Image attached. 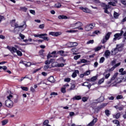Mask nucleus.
Masks as SVG:
<instances>
[{
	"label": "nucleus",
	"mask_w": 126,
	"mask_h": 126,
	"mask_svg": "<svg viewBox=\"0 0 126 126\" xmlns=\"http://www.w3.org/2000/svg\"><path fill=\"white\" fill-rule=\"evenodd\" d=\"M12 97L13 96L12 94H9L7 96L8 99L5 101V104L8 108H12V107H13V102L11 100H12Z\"/></svg>",
	"instance_id": "f257e3e1"
},
{
	"label": "nucleus",
	"mask_w": 126,
	"mask_h": 126,
	"mask_svg": "<svg viewBox=\"0 0 126 126\" xmlns=\"http://www.w3.org/2000/svg\"><path fill=\"white\" fill-rule=\"evenodd\" d=\"M6 48L8 49V50L10 51L12 54L16 53L18 56H19V57H21L22 56V52L19 50H17V49L14 47H11L8 46H7Z\"/></svg>",
	"instance_id": "f03ea898"
},
{
	"label": "nucleus",
	"mask_w": 126,
	"mask_h": 126,
	"mask_svg": "<svg viewBox=\"0 0 126 126\" xmlns=\"http://www.w3.org/2000/svg\"><path fill=\"white\" fill-rule=\"evenodd\" d=\"M112 34V32H108L105 36V37L101 40V43L102 44H105L107 41L110 38V36Z\"/></svg>",
	"instance_id": "7ed1b4c3"
},
{
	"label": "nucleus",
	"mask_w": 126,
	"mask_h": 126,
	"mask_svg": "<svg viewBox=\"0 0 126 126\" xmlns=\"http://www.w3.org/2000/svg\"><path fill=\"white\" fill-rule=\"evenodd\" d=\"M53 62H55V59H51L50 61L47 60L45 61V63L46 65H45L44 67V69H48L49 67H51L49 64L51 63H53Z\"/></svg>",
	"instance_id": "20e7f679"
},
{
	"label": "nucleus",
	"mask_w": 126,
	"mask_h": 126,
	"mask_svg": "<svg viewBox=\"0 0 126 126\" xmlns=\"http://www.w3.org/2000/svg\"><path fill=\"white\" fill-rule=\"evenodd\" d=\"M95 27V24H91L89 25H87L85 27V30L86 31H91Z\"/></svg>",
	"instance_id": "39448f33"
},
{
	"label": "nucleus",
	"mask_w": 126,
	"mask_h": 126,
	"mask_svg": "<svg viewBox=\"0 0 126 126\" xmlns=\"http://www.w3.org/2000/svg\"><path fill=\"white\" fill-rule=\"evenodd\" d=\"M64 64L63 63L59 64L57 62H53L52 63V66L53 67H63L64 66Z\"/></svg>",
	"instance_id": "423d86ee"
},
{
	"label": "nucleus",
	"mask_w": 126,
	"mask_h": 126,
	"mask_svg": "<svg viewBox=\"0 0 126 126\" xmlns=\"http://www.w3.org/2000/svg\"><path fill=\"white\" fill-rule=\"evenodd\" d=\"M49 35H50L51 36H54L55 37H59V36H61V35H62V32H49Z\"/></svg>",
	"instance_id": "0eeeda50"
},
{
	"label": "nucleus",
	"mask_w": 126,
	"mask_h": 126,
	"mask_svg": "<svg viewBox=\"0 0 126 126\" xmlns=\"http://www.w3.org/2000/svg\"><path fill=\"white\" fill-rule=\"evenodd\" d=\"M123 34H124V31H121V33H118L115 34H114L115 38L113 39L114 41H116L118 38H119V37H121Z\"/></svg>",
	"instance_id": "6e6552de"
},
{
	"label": "nucleus",
	"mask_w": 126,
	"mask_h": 126,
	"mask_svg": "<svg viewBox=\"0 0 126 126\" xmlns=\"http://www.w3.org/2000/svg\"><path fill=\"white\" fill-rule=\"evenodd\" d=\"M118 74H119V73H116L114 74V75L113 76V77L111 78L110 81L107 82V84H111L116 79V77L118 76Z\"/></svg>",
	"instance_id": "1a4fd4ad"
},
{
	"label": "nucleus",
	"mask_w": 126,
	"mask_h": 126,
	"mask_svg": "<svg viewBox=\"0 0 126 126\" xmlns=\"http://www.w3.org/2000/svg\"><path fill=\"white\" fill-rule=\"evenodd\" d=\"M81 26V23L80 22H77L75 24H72L71 25V27H75L74 29H77L78 27H80Z\"/></svg>",
	"instance_id": "9d476101"
},
{
	"label": "nucleus",
	"mask_w": 126,
	"mask_h": 126,
	"mask_svg": "<svg viewBox=\"0 0 126 126\" xmlns=\"http://www.w3.org/2000/svg\"><path fill=\"white\" fill-rule=\"evenodd\" d=\"M26 22H24V25L20 26H18V24H15V29H16V28H23V27L25 29L26 28Z\"/></svg>",
	"instance_id": "9b49d317"
},
{
	"label": "nucleus",
	"mask_w": 126,
	"mask_h": 126,
	"mask_svg": "<svg viewBox=\"0 0 126 126\" xmlns=\"http://www.w3.org/2000/svg\"><path fill=\"white\" fill-rule=\"evenodd\" d=\"M20 63H22L24 64L26 67H28V66H30L31 65V63L30 62H26L25 61H21Z\"/></svg>",
	"instance_id": "f8f14e48"
},
{
	"label": "nucleus",
	"mask_w": 126,
	"mask_h": 126,
	"mask_svg": "<svg viewBox=\"0 0 126 126\" xmlns=\"http://www.w3.org/2000/svg\"><path fill=\"white\" fill-rule=\"evenodd\" d=\"M97 121H98V119L97 118H94L93 120L89 123L87 126H93L96 123H97Z\"/></svg>",
	"instance_id": "ddd939ff"
},
{
	"label": "nucleus",
	"mask_w": 126,
	"mask_h": 126,
	"mask_svg": "<svg viewBox=\"0 0 126 126\" xmlns=\"http://www.w3.org/2000/svg\"><path fill=\"white\" fill-rule=\"evenodd\" d=\"M120 65H121V63H119L117 64H115L111 68L108 70V71H113L116 67H118V66H120Z\"/></svg>",
	"instance_id": "4468645a"
},
{
	"label": "nucleus",
	"mask_w": 126,
	"mask_h": 126,
	"mask_svg": "<svg viewBox=\"0 0 126 126\" xmlns=\"http://www.w3.org/2000/svg\"><path fill=\"white\" fill-rule=\"evenodd\" d=\"M69 86V85L68 84L64 85L63 86V87L61 88V92L62 93H65V92H66V91H65V88H66V87H68Z\"/></svg>",
	"instance_id": "2eb2a0df"
},
{
	"label": "nucleus",
	"mask_w": 126,
	"mask_h": 126,
	"mask_svg": "<svg viewBox=\"0 0 126 126\" xmlns=\"http://www.w3.org/2000/svg\"><path fill=\"white\" fill-rule=\"evenodd\" d=\"M80 9H81L84 12H86V13H88L90 12V10L87 8H84L83 7H80Z\"/></svg>",
	"instance_id": "dca6fc26"
},
{
	"label": "nucleus",
	"mask_w": 126,
	"mask_h": 126,
	"mask_svg": "<svg viewBox=\"0 0 126 126\" xmlns=\"http://www.w3.org/2000/svg\"><path fill=\"white\" fill-rule=\"evenodd\" d=\"M123 47V45L121 44H117L116 48L114 49V51H112V53L115 52V54H116V51L118 50V49H120Z\"/></svg>",
	"instance_id": "f3484780"
},
{
	"label": "nucleus",
	"mask_w": 126,
	"mask_h": 126,
	"mask_svg": "<svg viewBox=\"0 0 126 126\" xmlns=\"http://www.w3.org/2000/svg\"><path fill=\"white\" fill-rule=\"evenodd\" d=\"M82 86H87V88H89V89H90L91 88V84H90V83H88L87 82H86L84 83L83 84H82Z\"/></svg>",
	"instance_id": "a211bd4d"
},
{
	"label": "nucleus",
	"mask_w": 126,
	"mask_h": 126,
	"mask_svg": "<svg viewBox=\"0 0 126 126\" xmlns=\"http://www.w3.org/2000/svg\"><path fill=\"white\" fill-rule=\"evenodd\" d=\"M110 5H105V7L104 8L105 13H107V14H109V13H110V12H109L108 11V9H109V8H110Z\"/></svg>",
	"instance_id": "6ab92c4d"
},
{
	"label": "nucleus",
	"mask_w": 126,
	"mask_h": 126,
	"mask_svg": "<svg viewBox=\"0 0 126 126\" xmlns=\"http://www.w3.org/2000/svg\"><path fill=\"white\" fill-rule=\"evenodd\" d=\"M96 80H97V76H94V77H92L91 79H87V81H89L90 82H91V81L92 82H93L95 81Z\"/></svg>",
	"instance_id": "aec40b11"
},
{
	"label": "nucleus",
	"mask_w": 126,
	"mask_h": 126,
	"mask_svg": "<svg viewBox=\"0 0 126 126\" xmlns=\"http://www.w3.org/2000/svg\"><path fill=\"white\" fill-rule=\"evenodd\" d=\"M44 36H48L47 33H42L41 34H34V36L35 37H38V38H42Z\"/></svg>",
	"instance_id": "412c9836"
},
{
	"label": "nucleus",
	"mask_w": 126,
	"mask_h": 126,
	"mask_svg": "<svg viewBox=\"0 0 126 126\" xmlns=\"http://www.w3.org/2000/svg\"><path fill=\"white\" fill-rule=\"evenodd\" d=\"M116 3H118V0H114V1L108 2L109 5H112V6H116Z\"/></svg>",
	"instance_id": "4be33fe9"
},
{
	"label": "nucleus",
	"mask_w": 126,
	"mask_h": 126,
	"mask_svg": "<svg viewBox=\"0 0 126 126\" xmlns=\"http://www.w3.org/2000/svg\"><path fill=\"white\" fill-rule=\"evenodd\" d=\"M48 81L49 82H51V83H55V78H54V76H51L49 77L48 79Z\"/></svg>",
	"instance_id": "5701e85b"
},
{
	"label": "nucleus",
	"mask_w": 126,
	"mask_h": 126,
	"mask_svg": "<svg viewBox=\"0 0 126 126\" xmlns=\"http://www.w3.org/2000/svg\"><path fill=\"white\" fill-rule=\"evenodd\" d=\"M72 53H73V55H77V53L78 52V49L77 48H72L71 50Z\"/></svg>",
	"instance_id": "b1692460"
},
{
	"label": "nucleus",
	"mask_w": 126,
	"mask_h": 126,
	"mask_svg": "<svg viewBox=\"0 0 126 126\" xmlns=\"http://www.w3.org/2000/svg\"><path fill=\"white\" fill-rule=\"evenodd\" d=\"M114 108L118 109L119 111H123V110H124V108H125V106L124 105H122L119 107L118 105H116L114 106Z\"/></svg>",
	"instance_id": "393cba45"
},
{
	"label": "nucleus",
	"mask_w": 126,
	"mask_h": 126,
	"mask_svg": "<svg viewBox=\"0 0 126 126\" xmlns=\"http://www.w3.org/2000/svg\"><path fill=\"white\" fill-rule=\"evenodd\" d=\"M76 73H79V71H78V70H75V72H74L72 75V77H73V78L76 77V76H77V74Z\"/></svg>",
	"instance_id": "a878e982"
},
{
	"label": "nucleus",
	"mask_w": 126,
	"mask_h": 126,
	"mask_svg": "<svg viewBox=\"0 0 126 126\" xmlns=\"http://www.w3.org/2000/svg\"><path fill=\"white\" fill-rule=\"evenodd\" d=\"M111 55V53L110 52V51L106 50L105 52V56L106 58H108L109 57H110V55Z\"/></svg>",
	"instance_id": "bb28decb"
},
{
	"label": "nucleus",
	"mask_w": 126,
	"mask_h": 126,
	"mask_svg": "<svg viewBox=\"0 0 126 126\" xmlns=\"http://www.w3.org/2000/svg\"><path fill=\"white\" fill-rule=\"evenodd\" d=\"M59 19H67V17L64 15H60L58 16Z\"/></svg>",
	"instance_id": "cd10ccee"
},
{
	"label": "nucleus",
	"mask_w": 126,
	"mask_h": 126,
	"mask_svg": "<svg viewBox=\"0 0 126 126\" xmlns=\"http://www.w3.org/2000/svg\"><path fill=\"white\" fill-rule=\"evenodd\" d=\"M62 7V4L60 2H57L55 4V7L57 8H60Z\"/></svg>",
	"instance_id": "c85d7f7f"
},
{
	"label": "nucleus",
	"mask_w": 126,
	"mask_h": 126,
	"mask_svg": "<svg viewBox=\"0 0 126 126\" xmlns=\"http://www.w3.org/2000/svg\"><path fill=\"white\" fill-rule=\"evenodd\" d=\"M81 96L80 95H77L73 97V100H81Z\"/></svg>",
	"instance_id": "c756f323"
},
{
	"label": "nucleus",
	"mask_w": 126,
	"mask_h": 126,
	"mask_svg": "<svg viewBox=\"0 0 126 126\" xmlns=\"http://www.w3.org/2000/svg\"><path fill=\"white\" fill-rule=\"evenodd\" d=\"M105 114L107 117H109L111 115V112L109 111V110H105Z\"/></svg>",
	"instance_id": "7c9ffc66"
},
{
	"label": "nucleus",
	"mask_w": 126,
	"mask_h": 126,
	"mask_svg": "<svg viewBox=\"0 0 126 126\" xmlns=\"http://www.w3.org/2000/svg\"><path fill=\"white\" fill-rule=\"evenodd\" d=\"M105 80V78H102L101 79H100V80H99L98 82V84L100 85V84H102V83H103V82H104V81Z\"/></svg>",
	"instance_id": "2f4dec72"
},
{
	"label": "nucleus",
	"mask_w": 126,
	"mask_h": 126,
	"mask_svg": "<svg viewBox=\"0 0 126 126\" xmlns=\"http://www.w3.org/2000/svg\"><path fill=\"white\" fill-rule=\"evenodd\" d=\"M102 48H103L102 46H101V47L98 46V47H95L94 48V51L95 52H98V51H100V50H101Z\"/></svg>",
	"instance_id": "473e14b6"
},
{
	"label": "nucleus",
	"mask_w": 126,
	"mask_h": 126,
	"mask_svg": "<svg viewBox=\"0 0 126 126\" xmlns=\"http://www.w3.org/2000/svg\"><path fill=\"white\" fill-rule=\"evenodd\" d=\"M119 13L115 12L114 13V17L115 18H116V19L118 18L119 16Z\"/></svg>",
	"instance_id": "72a5a7b5"
},
{
	"label": "nucleus",
	"mask_w": 126,
	"mask_h": 126,
	"mask_svg": "<svg viewBox=\"0 0 126 126\" xmlns=\"http://www.w3.org/2000/svg\"><path fill=\"white\" fill-rule=\"evenodd\" d=\"M7 123H8V120H5L2 121V126H5V125L6 124H7Z\"/></svg>",
	"instance_id": "f704fd0d"
},
{
	"label": "nucleus",
	"mask_w": 126,
	"mask_h": 126,
	"mask_svg": "<svg viewBox=\"0 0 126 126\" xmlns=\"http://www.w3.org/2000/svg\"><path fill=\"white\" fill-rule=\"evenodd\" d=\"M21 10H22L23 11H24V12H26L27 11V10L28 9L27 8L25 7H21Z\"/></svg>",
	"instance_id": "c9c22d12"
},
{
	"label": "nucleus",
	"mask_w": 126,
	"mask_h": 126,
	"mask_svg": "<svg viewBox=\"0 0 126 126\" xmlns=\"http://www.w3.org/2000/svg\"><path fill=\"white\" fill-rule=\"evenodd\" d=\"M68 45L70 48H73V42H69L68 43Z\"/></svg>",
	"instance_id": "e433bc0d"
},
{
	"label": "nucleus",
	"mask_w": 126,
	"mask_h": 126,
	"mask_svg": "<svg viewBox=\"0 0 126 126\" xmlns=\"http://www.w3.org/2000/svg\"><path fill=\"white\" fill-rule=\"evenodd\" d=\"M105 61V58L104 57H101L100 59V60H99V63H104Z\"/></svg>",
	"instance_id": "4c0bfd02"
},
{
	"label": "nucleus",
	"mask_w": 126,
	"mask_h": 126,
	"mask_svg": "<svg viewBox=\"0 0 126 126\" xmlns=\"http://www.w3.org/2000/svg\"><path fill=\"white\" fill-rule=\"evenodd\" d=\"M114 82L116 83V84H118V83H121V82H122V80L121 79H118L115 80Z\"/></svg>",
	"instance_id": "58836bf2"
},
{
	"label": "nucleus",
	"mask_w": 126,
	"mask_h": 126,
	"mask_svg": "<svg viewBox=\"0 0 126 126\" xmlns=\"http://www.w3.org/2000/svg\"><path fill=\"white\" fill-rule=\"evenodd\" d=\"M91 73V72L90 71V70H88L86 71L85 73H84V74L85 76H87V75H89V74H90Z\"/></svg>",
	"instance_id": "ea45409f"
},
{
	"label": "nucleus",
	"mask_w": 126,
	"mask_h": 126,
	"mask_svg": "<svg viewBox=\"0 0 126 126\" xmlns=\"http://www.w3.org/2000/svg\"><path fill=\"white\" fill-rule=\"evenodd\" d=\"M21 89L24 90V91H28V88L26 87H21Z\"/></svg>",
	"instance_id": "a19ab883"
},
{
	"label": "nucleus",
	"mask_w": 126,
	"mask_h": 126,
	"mask_svg": "<svg viewBox=\"0 0 126 126\" xmlns=\"http://www.w3.org/2000/svg\"><path fill=\"white\" fill-rule=\"evenodd\" d=\"M123 98H124V97L122 95H118L116 96V99H117V100H119L120 99H123Z\"/></svg>",
	"instance_id": "79ce46f5"
},
{
	"label": "nucleus",
	"mask_w": 126,
	"mask_h": 126,
	"mask_svg": "<svg viewBox=\"0 0 126 126\" xmlns=\"http://www.w3.org/2000/svg\"><path fill=\"white\" fill-rule=\"evenodd\" d=\"M113 123L114 124H115V125H120V122H119V121L115 120H113Z\"/></svg>",
	"instance_id": "37998d69"
},
{
	"label": "nucleus",
	"mask_w": 126,
	"mask_h": 126,
	"mask_svg": "<svg viewBox=\"0 0 126 126\" xmlns=\"http://www.w3.org/2000/svg\"><path fill=\"white\" fill-rule=\"evenodd\" d=\"M121 117V113H118L115 115V118L116 119H119Z\"/></svg>",
	"instance_id": "c03bdc74"
},
{
	"label": "nucleus",
	"mask_w": 126,
	"mask_h": 126,
	"mask_svg": "<svg viewBox=\"0 0 126 126\" xmlns=\"http://www.w3.org/2000/svg\"><path fill=\"white\" fill-rule=\"evenodd\" d=\"M81 56L80 55H76L74 57V60H78V59H80Z\"/></svg>",
	"instance_id": "a18cd8bd"
},
{
	"label": "nucleus",
	"mask_w": 126,
	"mask_h": 126,
	"mask_svg": "<svg viewBox=\"0 0 126 126\" xmlns=\"http://www.w3.org/2000/svg\"><path fill=\"white\" fill-rule=\"evenodd\" d=\"M1 68H2L3 70H6V69H7V67L6 66H0V69H1Z\"/></svg>",
	"instance_id": "49530a36"
},
{
	"label": "nucleus",
	"mask_w": 126,
	"mask_h": 126,
	"mask_svg": "<svg viewBox=\"0 0 126 126\" xmlns=\"http://www.w3.org/2000/svg\"><path fill=\"white\" fill-rule=\"evenodd\" d=\"M19 36L22 40H24V38H25V35H23L22 33H20Z\"/></svg>",
	"instance_id": "de8ad7c7"
},
{
	"label": "nucleus",
	"mask_w": 126,
	"mask_h": 126,
	"mask_svg": "<svg viewBox=\"0 0 126 126\" xmlns=\"http://www.w3.org/2000/svg\"><path fill=\"white\" fill-rule=\"evenodd\" d=\"M39 27L40 29H44V28H45V24L40 25Z\"/></svg>",
	"instance_id": "09e8293b"
},
{
	"label": "nucleus",
	"mask_w": 126,
	"mask_h": 126,
	"mask_svg": "<svg viewBox=\"0 0 126 126\" xmlns=\"http://www.w3.org/2000/svg\"><path fill=\"white\" fill-rule=\"evenodd\" d=\"M41 38L42 39H43V40H44L45 41H49L50 39H49V37H47V36H44L43 37H42L41 36Z\"/></svg>",
	"instance_id": "8fccbe9b"
},
{
	"label": "nucleus",
	"mask_w": 126,
	"mask_h": 126,
	"mask_svg": "<svg viewBox=\"0 0 126 126\" xmlns=\"http://www.w3.org/2000/svg\"><path fill=\"white\" fill-rule=\"evenodd\" d=\"M110 75H111V74H110V73H109L106 74V75H105V78L106 79H108V78H109V77H110Z\"/></svg>",
	"instance_id": "3c124183"
},
{
	"label": "nucleus",
	"mask_w": 126,
	"mask_h": 126,
	"mask_svg": "<svg viewBox=\"0 0 126 126\" xmlns=\"http://www.w3.org/2000/svg\"><path fill=\"white\" fill-rule=\"evenodd\" d=\"M74 88H75V85L73 84L71 86L70 90H74Z\"/></svg>",
	"instance_id": "603ef678"
},
{
	"label": "nucleus",
	"mask_w": 126,
	"mask_h": 126,
	"mask_svg": "<svg viewBox=\"0 0 126 126\" xmlns=\"http://www.w3.org/2000/svg\"><path fill=\"white\" fill-rule=\"evenodd\" d=\"M94 43V40H90L87 42V44H93Z\"/></svg>",
	"instance_id": "864d4df0"
},
{
	"label": "nucleus",
	"mask_w": 126,
	"mask_h": 126,
	"mask_svg": "<svg viewBox=\"0 0 126 126\" xmlns=\"http://www.w3.org/2000/svg\"><path fill=\"white\" fill-rule=\"evenodd\" d=\"M30 13H31L32 14H33V15H35V10H30Z\"/></svg>",
	"instance_id": "5fc2aeb1"
},
{
	"label": "nucleus",
	"mask_w": 126,
	"mask_h": 126,
	"mask_svg": "<svg viewBox=\"0 0 126 126\" xmlns=\"http://www.w3.org/2000/svg\"><path fill=\"white\" fill-rule=\"evenodd\" d=\"M66 32L68 33H74L75 32H76V31L74 30H69V31H67Z\"/></svg>",
	"instance_id": "6e6d98bb"
},
{
	"label": "nucleus",
	"mask_w": 126,
	"mask_h": 126,
	"mask_svg": "<svg viewBox=\"0 0 126 126\" xmlns=\"http://www.w3.org/2000/svg\"><path fill=\"white\" fill-rule=\"evenodd\" d=\"M48 124H49V120H45L43 123L44 126H47Z\"/></svg>",
	"instance_id": "4d7b16f0"
},
{
	"label": "nucleus",
	"mask_w": 126,
	"mask_h": 126,
	"mask_svg": "<svg viewBox=\"0 0 126 126\" xmlns=\"http://www.w3.org/2000/svg\"><path fill=\"white\" fill-rule=\"evenodd\" d=\"M64 81L65 82H69L70 81V78H67L64 79Z\"/></svg>",
	"instance_id": "13d9d810"
},
{
	"label": "nucleus",
	"mask_w": 126,
	"mask_h": 126,
	"mask_svg": "<svg viewBox=\"0 0 126 126\" xmlns=\"http://www.w3.org/2000/svg\"><path fill=\"white\" fill-rule=\"evenodd\" d=\"M51 96H56L57 95H58V93H55V92H52L51 93V94H50Z\"/></svg>",
	"instance_id": "bf43d9fd"
},
{
	"label": "nucleus",
	"mask_w": 126,
	"mask_h": 126,
	"mask_svg": "<svg viewBox=\"0 0 126 126\" xmlns=\"http://www.w3.org/2000/svg\"><path fill=\"white\" fill-rule=\"evenodd\" d=\"M30 91L31 92H32V93H34V92H35V89L32 87H31Z\"/></svg>",
	"instance_id": "052dcab7"
},
{
	"label": "nucleus",
	"mask_w": 126,
	"mask_h": 126,
	"mask_svg": "<svg viewBox=\"0 0 126 126\" xmlns=\"http://www.w3.org/2000/svg\"><path fill=\"white\" fill-rule=\"evenodd\" d=\"M81 63H87V60L85 59H82L81 60Z\"/></svg>",
	"instance_id": "680f3d73"
},
{
	"label": "nucleus",
	"mask_w": 126,
	"mask_h": 126,
	"mask_svg": "<svg viewBox=\"0 0 126 126\" xmlns=\"http://www.w3.org/2000/svg\"><path fill=\"white\" fill-rule=\"evenodd\" d=\"M87 100H88L87 97H83V98H82V101H83V102H86V101H87Z\"/></svg>",
	"instance_id": "e2e57ef3"
},
{
	"label": "nucleus",
	"mask_w": 126,
	"mask_h": 126,
	"mask_svg": "<svg viewBox=\"0 0 126 126\" xmlns=\"http://www.w3.org/2000/svg\"><path fill=\"white\" fill-rule=\"evenodd\" d=\"M69 116H70V117H73V116H74V112H70Z\"/></svg>",
	"instance_id": "0e129e2a"
},
{
	"label": "nucleus",
	"mask_w": 126,
	"mask_h": 126,
	"mask_svg": "<svg viewBox=\"0 0 126 126\" xmlns=\"http://www.w3.org/2000/svg\"><path fill=\"white\" fill-rule=\"evenodd\" d=\"M121 2L122 3H123V4H124V5H126V1L125 0H121Z\"/></svg>",
	"instance_id": "69168bd1"
},
{
	"label": "nucleus",
	"mask_w": 126,
	"mask_h": 126,
	"mask_svg": "<svg viewBox=\"0 0 126 126\" xmlns=\"http://www.w3.org/2000/svg\"><path fill=\"white\" fill-rule=\"evenodd\" d=\"M78 45V43L77 42H73V47H76Z\"/></svg>",
	"instance_id": "338daca9"
},
{
	"label": "nucleus",
	"mask_w": 126,
	"mask_h": 126,
	"mask_svg": "<svg viewBox=\"0 0 126 126\" xmlns=\"http://www.w3.org/2000/svg\"><path fill=\"white\" fill-rule=\"evenodd\" d=\"M94 0V2H95V3H101L100 0Z\"/></svg>",
	"instance_id": "774afa93"
}]
</instances>
